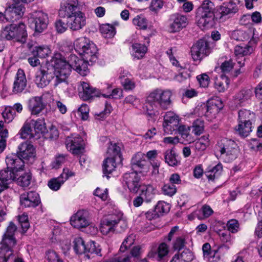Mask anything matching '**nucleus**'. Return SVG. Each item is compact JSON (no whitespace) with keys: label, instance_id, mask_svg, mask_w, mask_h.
Listing matches in <instances>:
<instances>
[{"label":"nucleus","instance_id":"obj_18","mask_svg":"<svg viewBox=\"0 0 262 262\" xmlns=\"http://www.w3.org/2000/svg\"><path fill=\"white\" fill-rule=\"evenodd\" d=\"M77 6L78 0H64V2L61 4L59 10V16L61 17H67L68 19L79 11L78 10Z\"/></svg>","mask_w":262,"mask_h":262},{"label":"nucleus","instance_id":"obj_51","mask_svg":"<svg viewBox=\"0 0 262 262\" xmlns=\"http://www.w3.org/2000/svg\"><path fill=\"white\" fill-rule=\"evenodd\" d=\"M208 143V137L204 136L195 142L194 147L196 150L202 151L206 149Z\"/></svg>","mask_w":262,"mask_h":262},{"label":"nucleus","instance_id":"obj_25","mask_svg":"<svg viewBox=\"0 0 262 262\" xmlns=\"http://www.w3.org/2000/svg\"><path fill=\"white\" fill-rule=\"evenodd\" d=\"M88 215L86 211L79 210L71 217L70 220L71 225L78 229L86 227L90 223L88 220Z\"/></svg>","mask_w":262,"mask_h":262},{"label":"nucleus","instance_id":"obj_59","mask_svg":"<svg viewBox=\"0 0 262 262\" xmlns=\"http://www.w3.org/2000/svg\"><path fill=\"white\" fill-rule=\"evenodd\" d=\"M133 23L142 29H146L147 27L146 19L144 17L139 16H137L133 19Z\"/></svg>","mask_w":262,"mask_h":262},{"label":"nucleus","instance_id":"obj_2","mask_svg":"<svg viewBox=\"0 0 262 262\" xmlns=\"http://www.w3.org/2000/svg\"><path fill=\"white\" fill-rule=\"evenodd\" d=\"M16 230V226L10 222L0 242V262H8L10 260L13 262H25L21 258L15 256L13 253V249L17 243L15 237Z\"/></svg>","mask_w":262,"mask_h":262},{"label":"nucleus","instance_id":"obj_17","mask_svg":"<svg viewBox=\"0 0 262 262\" xmlns=\"http://www.w3.org/2000/svg\"><path fill=\"white\" fill-rule=\"evenodd\" d=\"M19 202L23 207H35L40 203V199L38 193L31 191L21 194Z\"/></svg>","mask_w":262,"mask_h":262},{"label":"nucleus","instance_id":"obj_54","mask_svg":"<svg viewBox=\"0 0 262 262\" xmlns=\"http://www.w3.org/2000/svg\"><path fill=\"white\" fill-rule=\"evenodd\" d=\"M181 137L187 141H191V135L189 134V127H187L185 125H180L177 129Z\"/></svg>","mask_w":262,"mask_h":262},{"label":"nucleus","instance_id":"obj_47","mask_svg":"<svg viewBox=\"0 0 262 262\" xmlns=\"http://www.w3.org/2000/svg\"><path fill=\"white\" fill-rule=\"evenodd\" d=\"M186 244V236H178L172 242V249L176 251H180L185 248Z\"/></svg>","mask_w":262,"mask_h":262},{"label":"nucleus","instance_id":"obj_1","mask_svg":"<svg viewBox=\"0 0 262 262\" xmlns=\"http://www.w3.org/2000/svg\"><path fill=\"white\" fill-rule=\"evenodd\" d=\"M60 54L55 53L51 60L48 62L46 66L41 67L36 72L34 82L37 87L43 88L47 86L51 80L55 77L54 86H58L66 81H60L62 67L60 61Z\"/></svg>","mask_w":262,"mask_h":262},{"label":"nucleus","instance_id":"obj_53","mask_svg":"<svg viewBox=\"0 0 262 262\" xmlns=\"http://www.w3.org/2000/svg\"><path fill=\"white\" fill-rule=\"evenodd\" d=\"M46 258L49 262H63L54 250H49L46 253Z\"/></svg>","mask_w":262,"mask_h":262},{"label":"nucleus","instance_id":"obj_30","mask_svg":"<svg viewBox=\"0 0 262 262\" xmlns=\"http://www.w3.org/2000/svg\"><path fill=\"white\" fill-rule=\"evenodd\" d=\"M120 221V220L118 218L117 219H113V217H111L104 219L101 224V232L105 235L111 232H113L115 226Z\"/></svg>","mask_w":262,"mask_h":262},{"label":"nucleus","instance_id":"obj_46","mask_svg":"<svg viewBox=\"0 0 262 262\" xmlns=\"http://www.w3.org/2000/svg\"><path fill=\"white\" fill-rule=\"evenodd\" d=\"M101 249L99 248V246H96V243L92 242L89 244L86 245V256L90 258V254H95L99 256H102L101 254Z\"/></svg>","mask_w":262,"mask_h":262},{"label":"nucleus","instance_id":"obj_3","mask_svg":"<svg viewBox=\"0 0 262 262\" xmlns=\"http://www.w3.org/2000/svg\"><path fill=\"white\" fill-rule=\"evenodd\" d=\"M172 93L170 90L156 89L147 96L145 103L146 113L151 117L157 113V109H168L171 104Z\"/></svg>","mask_w":262,"mask_h":262},{"label":"nucleus","instance_id":"obj_35","mask_svg":"<svg viewBox=\"0 0 262 262\" xmlns=\"http://www.w3.org/2000/svg\"><path fill=\"white\" fill-rule=\"evenodd\" d=\"M252 95L253 92L252 89H242L235 95V100L238 104H242L244 102L250 99Z\"/></svg>","mask_w":262,"mask_h":262},{"label":"nucleus","instance_id":"obj_13","mask_svg":"<svg viewBox=\"0 0 262 262\" xmlns=\"http://www.w3.org/2000/svg\"><path fill=\"white\" fill-rule=\"evenodd\" d=\"M17 154L27 163L32 164L35 161V149L31 144L28 142L22 143L18 146Z\"/></svg>","mask_w":262,"mask_h":262},{"label":"nucleus","instance_id":"obj_56","mask_svg":"<svg viewBox=\"0 0 262 262\" xmlns=\"http://www.w3.org/2000/svg\"><path fill=\"white\" fill-rule=\"evenodd\" d=\"M67 160L66 156L64 155H59L56 156L54 161L52 162V168L57 169L63 164Z\"/></svg>","mask_w":262,"mask_h":262},{"label":"nucleus","instance_id":"obj_38","mask_svg":"<svg viewBox=\"0 0 262 262\" xmlns=\"http://www.w3.org/2000/svg\"><path fill=\"white\" fill-rule=\"evenodd\" d=\"M32 53L33 56L43 58L49 56L51 51L48 46H41L35 47Z\"/></svg>","mask_w":262,"mask_h":262},{"label":"nucleus","instance_id":"obj_55","mask_svg":"<svg viewBox=\"0 0 262 262\" xmlns=\"http://www.w3.org/2000/svg\"><path fill=\"white\" fill-rule=\"evenodd\" d=\"M227 226L228 231L233 233L237 232L239 230V224L238 221L235 219H231L228 221Z\"/></svg>","mask_w":262,"mask_h":262},{"label":"nucleus","instance_id":"obj_23","mask_svg":"<svg viewBox=\"0 0 262 262\" xmlns=\"http://www.w3.org/2000/svg\"><path fill=\"white\" fill-rule=\"evenodd\" d=\"M74 176V173L68 168H64L59 177L53 178L48 181V185L52 190L57 191L70 177Z\"/></svg>","mask_w":262,"mask_h":262},{"label":"nucleus","instance_id":"obj_43","mask_svg":"<svg viewBox=\"0 0 262 262\" xmlns=\"http://www.w3.org/2000/svg\"><path fill=\"white\" fill-rule=\"evenodd\" d=\"M73 243L74 249L77 254H81L86 252V245L81 237H75Z\"/></svg>","mask_w":262,"mask_h":262},{"label":"nucleus","instance_id":"obj_44","mask_svg":"<svg viewBox=\"0 0 262 262\" xmlns=\"http://www.w3.org/2000/svg\"><path fill=\"white\" fill-rule=\"evenodd\" d=\"M100 31L105 38H112L116 33L115 27L108 24L101 25Z\"/></svg>","mask_w":262,"mask_h":262},{"label":"nucleus","instance_id":"obj_6","mask_svg":"<svg viewBox=\"0 0 262 262\" xmlns=\"http://www.w3.org/2000/svg\"><path fill=\"white\" fill-rule=\"evenodd\" d=\"M74 47L78 53L90 62L93 63L97 61V48L89 38L85 37L77 38L74 42Z\"/></svg>","mask_w":262,"mask_h":262},{"label":"nucleus","instance_id":"obj_7","mask_svg":"<svg viewBox=\"0 0 262 262\" xmlns=\"http://www.w3.org/2000/svg\"><path fill=\"white\" fill-rule=\"evenodd\" d=\"M196 17L200 27L210 28L213 27L215 19L213 3L209 0L204 1L198 9Z\"/></svg>","mask_w":262,"mask_h":262},{"label":"nucleus","instance_id":"obj_36","mask_svg":"<svg viewBox=\"0 0 262 262\" xmlns=\"http://www.w3.org/2000/svg\"><path fill=\"white\" fill-rule=\"evenodd\" d=\"M116 164L114 158H107L103 161L102 165L103 172L107 178L109 177L107 174L111 173L115 170Z\"/></svg>","mask_w":262,"mask_h":262},{"label":"nucleus","instance_id":"obj_29","mask_svg":"<svg viewBox=\"0 0 262 262\" xmlns=\"http://www.w3.org/2000/svg\"><path fill=\"white\" fill-rule=\"evenodd\" d=\"M36 133L33 131V128L30 120H27L24 124L19 132V135L23 139H36Z\"/></svg>","mask_w":262,"mask_h":262},{"label":"nucleus","instance_id":"obj_39","mask_svg":"<svg viewBox=\"0 0 262 262\" xmlns=\"http://www.w3.org/2000/svg\"><path fill=\"white\" fill-rule=\"evenodd\" d=\"M141 193L140 195L144 198L145 201L150 202L154 197V188L151 185H144L141 187Z\"/></svg>","mask_w":262,"mask_h":262},{"label":"nucleus","instance_id":"obj_57","mask_svg":"<svg viewBox=\"0 0 262 262\" xmlns=\"http://www.w3.org/2000/svg\"><path fill=\"white\" fill-rule=\"evenodd\" d=\"M162 192L165 195L172 196L176 192V188L174 185L170 183L165 184L162 188Z\"/></svg>","mask_w":262,"mask_h":262},{"label":"nucleus","instance_id":"obj_33","mask_svg":"<svg viewBox=\"0 0 262 262\" xmlns=\"http://www.w3.org/2000/svg\"><path fill=\"white\" fill-rule=\"evenodd\" d=\"M237 11V8L235 3L230 2L228 3H224L223 5L220 6L219 13L221 14L220 18H222L223 16L235 13Z\"/></svg>","mask_w":262,"mask_h":262},{"label":"nucleus","instance_id":"obj_8","mask_svg":"<svg viewBox=\"0 0 262 262\" xmlns=\"http://www.w3.org/2000/svg\"><path fill=\"white\" fill-rule=\"evenodd\" d=\"M221 156H226L227 162L235 159L238 155L239 149L237 144L232 140L226 138L221 139L216 147Z\"/></svg>","mask_w":262,"mask_h":262},{"label":"nucleus","instance_id":"obj_42","mask_svg":"<svg viewBox=\"0 0 262 262\" xmlns=\"http://www.w3.org/2000/svg\"><path fill=\"white\" fill-rule=\"evenodd\" d=\"M229 80L225 75H221L219 79H216L214 82L215 88L219 92H223L228 88Z\"/></svg>","mask_w":262,"mask_h":262},{"label":"nucleus","instance_id":"obj_20","mask_svg":"<svg viewBox=\"0 0 262 262\" xmlns=\"http://www.w3.org/2000/svg\"><path fill=\"white\" fill-rule=\"evenodd\" d=\"M131 165L133 172L137 173L147 172L148 170V162L145 155L142 152H138L132 158Z\"/></svg>","mask_w":262,"mask_h":262},{"label":"nucleus","instance_id":"obj_24","mask_svg":"<svg viewBox=\"0 0 262 262\" xmlns=\"http://www.w3.org/2000/svg\"><path fill=\"white\" fill-rule=\"evenodd\" d=\"M6 163L8 168L19 173L23 170L25 160L17 154H11L6 157Z\"/></svg>","mask_w":262,"mask_h":262},{"label":"nucleus","instance_id":"obj_50","mask_svg":"<svg viewBox=\"0 0 262 262\" xmlns=\"http://www.w3.org/2000/svg\"><path fill=\"white\" fill-rule=\"evenodd\" d=\"M170 208L169 204L163 201H159L155 206V209L159 216L164 213L168 212Z\"/></svg>","mask_w":262,"mask_h":262},{"label":"nucleus","instance_id":"obj_52","mask_svg":"<svg viewBox=\"0 0 262 262\" xmlns=\"http://www.w3.org/2000/svg\"><path fill=\"white\" fill-rule=\"evenodd\" d=\"M192 132L196 135H201L204 130V122L201 119L195 120L192 126Z\"/></svg>","mask_w":262,"mask_h":262},{"label":"nucleus","instance_id":"obj_40","mask_svg":"<svg viewBox=\"0 0 262 262\" xmlns=\"http://www.w3.org/2000/svg\"><path fill=\"white\" fill-rule=\"evenodd\" d=\"M222 172V166L221 164H218L213 167L211 168L205 172V175L209 180L214 181L217 179Z\"/></svg>","mask_w":262,"mask_h":262},{"label":"nucleus","instance_id":"obj_62","mask_svg":"<svg viewBox=\"0 0 262 262\" xmlns=\"http://www.w3.org/2000/svg\"><path fill=\"white\" fill-rule=\"evenodd\" d=\"M78 112L80 113L82 120H86L88 119L90 109L87 104H81L78 108Z\"/></svg>","mask_w":262,"mask_h":262},{"label":"nucleus","instance_id":"obj_21","mask_svg":"<svg viewBox=\"0 0 262 262\" xmlns=\"http://www.w3.org/2000/svg\"><path fill=\"white\" fill-rule=\"evenodd\" d=\"M68 27L72 31H78L86 25V18L84 13L79 11L67 19Z\"/></svg>","mask_w":262,"mask_h":262},{"label":"nucleus","instance_id":"obj_28","mask_svg":"<svg viewBox=\"0 0 262 262\" xmlns=\"http://www.w3.org/2000/svg\"><path fill=\"white\" fill-rule=\"evenodd\" d=\"M31 115L39 114L45 107L41 97H34L29 100L28 105Z\"/></svg>","mask_w":262,"mask_h":262},{"label":"nucleus","instance_id":"obj_14","mask_svg":"<svg viewBox=\"0 0 262 262\" xmlns=\"http://www.w3.org/2000/svg\"><path fill=\"white\" fill-rule=\"evenodd\" d=\"M164 120L163 123V130L166 134H171L179 126L180 120L179 117L173 112H167L164 116Z\"/></svg>","mask_w":262,"mask_h":262},{"label":"nucleus","instance_id":"obj_48","mask_svg":"<svg viewBox=\"0 0 262 262\" xmlns=\"http://www.w3.org/2000/svg\"><path fill=\"white\" fill-rule=\"evenodd\" d=\"M168 252V248L167 245L162 243L159 246L157 253H149L148 256L150 257H154L155 255H157L159 260L161 259L163 257L165 256Z\"/></svg>","mask_w":262,"mask_h":262},{"label":"nucleus","instance_id":"obj_12","mask_svg":"<svg viewBox=\"0 0 262 262\" xmlns=\"http://www.w3.org/2000/svg\"><path fill=\"white\" fill-rule=\"evenodd\" d=\"M191 56L194 61L200 60L210 53L209 43L205 39H200L191 49Z\"/></svg>","mask_w":262,"mask_h":262},{"label":"nucleus","instance_id":"obj_63","mask_svg":"<svg viewBox=\"0 0 262 262\" xmlns=\"http://www.w3.org/2000/svg\"><path fill=\"white\" fill-rule=\"evenodd\" d=\"M163 4L162 0H151L149 9L153 12H157L163 7Z\"/></svg>","mask_w":262,"mask_h":262},{"label":"nucleus","instance_id":"obj_41","mask_svg":"<svg viewBox=\"0 0 262 262\" xmlns=\"http://www.w3.org/2000/svg\"><path fill=\"white\" fill-rule=\"evenodd\" d=\"M164 159L169 166H174L179 163L176 154L173 149L167 150L164 154Z\"/></svg>","mask_w":262,"mask_h":262},{"label":"nucleus","instance_id":"obj_32","mask_svg":"<svg viewBox=\"0 0 262 262\" xmlns=\"http://www.w3.org/2000/svg\"><path fill=\"white\" fill-rule=\"evenodd\" d=\"M255 114L250 110H241L238 112V123H252L255 122Z\"/></svg>","mask_w":262,"mask_h":262},{"label":"nucleus","instance_id":"obj_26","mask_svg":"<svg viewBox=\"0 0 262 262\" xmlns=\"http://www.w3.org/2000/svg\"><path fill=\"white\" fill-rule=\"evenodd\" d=\"M27 80L24 71L18 69L15 77L12 92L14 94L20 93L25 90L27 86Z\"/></svg>","mask_w":262,"mask_h":262},{"label":"nucleus","instance_id":"obj_34","mask_svg":"<svg viewBox=\"0 0 262 262\" xmlns=\"http://www.w3.org/2000/svg\"><path fill=\"white\" fill-rule=\"evenodd\" d=\"M132 55L138 59L143 58L147 52V48L144 45L134 43L132 46Z\"/></svg>","mask_w":262,"mask_h":262},{"label":"nucleus","instance_id":"obj_27","mask_svg":"<svg viewBox=\"0 0 262 262\" xmlns=\"http://www.w3.org/2000/svg\"><path fill=\"white\" fill-rule=\"evenodd\" d=\"M252 51L251 47L247 45L236 46L234 48V54L236 60L240 67L245 65V56L249 55Z\"/></svg>","mask_w":262,"mask_h":262},{"label":"nucleus","instance_id":"obj_10","mask_svg":"<svg viewBox=\"0 0 262 262\" xmlns=\"http://www.w3.org/2000/svg\"><path fill=\"white\" fill-rule=\"evenodd\" d=\"M21 1L13 0V3L7 8L5 16L10 21H14L21 17L25 12V7Z\"/></svg>","mask_w":262,"mask_h":262},{"label":"nucleus","instance_id":"obj_60","mask_svg":"<svg viewBox=\"0 0 262 262\" xmlns=\"http://www.w3.org/2000/svg\"><path fill=\"white\" fill-rule=\"evenodd\" d=\"M107 152L113 156L112 158L115 159L117 156H120V148L116 143L111 144L108 147Z\"/></svg>","mask_w":262,"mask_h":262},{"label":"nucleus","instance_id":"obj_31","mask_svg":"<svg viewBox=\"0 0 262 262\" xmlns=\"http://www.w3.org/2000/svg\"><path fill=\"white\" fill-rule=\"evenodd\" d=\"M33 128V131L36 133V139L39 138L40 135L46 132L47 128L44 119H38L37 120H30Z\"/></svg>","mask_w":262,"mask_h":262},{"label":"nucleus","instance_id":"obj_45","mask_svg":"<svg viewBox=\"0 0 262 262\" xmlns=\"http://www.w3.org/2000/svg\"><path fill=\"white\" fill-rule=\"evenodd\" d=\"M32 176L29 172H26L20 175L16 178L15 181L16 183L23 187H28L31 182Z\"/></svg>","mask_w":262,"mask_h":262},{"label":"nucleus","instance_id":"obj_49","mask_svg":"<svg viewBox=\"0 0 262 262\" xmlns=\"http://www.w3.org/2000/svg\"><path fill=\"white\" fill-rule=\"evenodd\" d=\"M202 250L204 258L210 262H213V259L214 258L215 252V251L211 250L210 245L208 243L204 244L202 247Z\"/></svg>","mask_w":262,"mask_h":262},{"label":"nucleus","instance_id":"obj_9","mask_svg":"<svg viewBox=\"0 0 262 262\" xmlns=\"http://www.w3.org/2000/svg\"><path fill=\"white\" fill-rule=\"evenodd\" d=\"M29 23L35 33H41L47 28L49 24L48 15L42 11L35 12L29 18Z\"/></svg>","mask_w":262,"mask_h":262},{"label":"nucleus","instance_id":"obj_15","mask_svg":"<svg viewBox=\"0 0 262 262\" xmlns=\"http://www.w3.org/2000/svg\"><path fill=\"white\" fill-rule=\"evenodd\" d=\"M19 173L8 168L0 171V193L9 187V185L13 183L16 180Z\"/></svg>","mask_w":262,"mask_h":262},{"label":"nucleus","instance_id":"obj_5","mask_svg":"<svg viewBox=\"0 0 262 262\" xmlns=\"http://www.w3.org/2000/svg\"><path fill=\"white\" fill-rule=\"evenodd\" d=\"M0 36L3 39L24 43L28 36L26 26L23 23L7 25L2 29Z\"/></svg>","mask_w":262,"mask_h":262},{"label":"nucleus","instance_id":"obj_4","mask_svg":"<svg viewBox=\"0 0 262 262\" xmlns=\"http://www.w3.org/2000/svg\"><path fill=\"white\" fill-rule=\"evenodd\" d=\"M60 61L62 67L60 81L67 82V79L70 74L72 68L82 76H86L89 73L88 69L89 60L84 58L82 59L75 55L71 54L67 61L60 54Z\"/></svg>","mask_w":262,"mask_h":262},{"label":"nucleus","instance_id":"obj_19","mask_svg":"<svg viewBox=\"0 0 262 262\" xmlns=\"http://www.w3.org/2000/svg\"><path fill=\"white\" fill-rule=\"evenodd\" d=\"M80 97L84 101L89 100L94 97H99L101 95L98 90L93 88L89 83L80 82L78 88Z\"/></svg>","mask_w":262,"mask_h":262},{"label":"nucleus","instance_id":"obj_37","mask_svg":"<svg viewBox=\"0 0 262 262\" xmlns=\"http://www.w3.org/2000/svg\"><path fill=\"white\" fill-rule=\"evenodd\" d=\"M252 123H238V125L236 126L235 130L238 134L242 137H247L252 132L253 127Z\"/></svg>","mask_w":262,"mask_h":262},{"label":"nucleus","instance_id":"obj_61","mask_svg":"<svg viewBox=\"0 0 262 262\" xmlns=\"http://www.w3.org/2000/svg\"><path fill=\"white\" fill-rule=\"evenodd\" d=\"M2 115L5 120V122L9 123L12 121L14 119L15 113L14 111H13V110L11 109V108H6L5 110L3 112Z\"/></svg>","mask_w":262,"mask_h":262},{"label":"nucleus","instance_id":"obj_22","mask_svg":"<svg viewBox=\"0 0 262 262\" xmlns=\"http://www.w3.org/2000/svg\"><path fill=\"white\" fill-rule=\"evenodd\" d=\"M123 182L127 185L130 192L137 193L142 186L140 178L136 172L125 173L123 176Z\"/></svg>","mask_w":262,"mask_h":262},{"label":"nucleus","instance_id":"obj_58","mask_svg":"<svg viewBox=\"0 0 262 262\" xmlns=\"http://www.w3.org/2000/svg\"><path fill=\"white\" fill-rule=\"evenodd\" d=\"M179 256L183 262H190L193 259V254L188 249H185Z\"/></svg>","mask_w":262,"mask_h":262},{"label":"nucleus","instance_id":"obj_64","mask_svg":"<svg viewBox=\"0 0 262 262\" xmlns=\"http://www.w3.org/2000/svg\"><path fill=\"white\" fill-rule=\"evenodd\" d=\"M196 78L202 87L206 88L208 85L209 83V78L207 74H203L202 75H198L196 77Z\"/></svg>","mask_w":262,"mask_h":262},{"label":"nucleus","instance_id":"obj_11","mask_svg":"<svg viewBox=\"0 0 262 262\" xmlns=\"http://www.w3.org/2000/svg\"><path fill=\"white\" fill-rule=\"evenodd\" d=\"M67 148L73 155H79L84 151V141L78 135L68 136L66 140Z\"/></svg>","mask_w":262,"mask_h":262},{"label":"nucleus","instance_id":"obj_16","mask_svg":"<svg viewBox=\"0 0 262 262\" xmlns=\"http://www.w3.org/2000/svg\"><path fill=\"white\" fill-rule=\"evenodd\" d=\"M187 24L188 19L186 16L178 13L172 14L169 19L168 31L171 33L179 32Z\"/></svg>","mask_w":262,"mask_h":262}]
</instances>
